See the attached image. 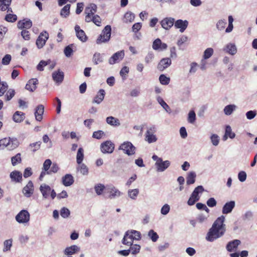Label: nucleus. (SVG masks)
<instances>
[{
    "label": "nucleus",
    "mask_w": 257,
    "mask_h": 257,
    "mask_svg": "<svg viewBox=\"0 0 257 257\" xmlns=\"http://www.w3.org/2000/svg\"><path fill=\"white\" fill-rule=\"evenodd\" d=\"M225 217L221 215L214 222L211 228L208 232L206 239L209 241H213L222 236L226 230Z\"/></svg>",
    "instance_id": "f257e3e1"
},
{
    "label": "nucleus",
    "mask_w": 257,
    "mask_h": 257,
    "mask_svg": "<svg viewBox=\"0 0 257 257\" xmlns=\"http://www.w3.org/2000/svg\"><path fill=\"white\" fill-rule=\"evenodd\" d=\"M141 238V233L137 230H130L125 232L122 240V243L130 246L132 245L134 240H139Z\"/></svg>",
    "instance_id": "f03ea898"
},
{
    "label": "nucleus",
    "mask_w": 257,
    "mask_h": 257,
    "mask_svg": "<svg viewBox=\"0 0 257 257\" xmlns=\"http://www.w3.org/2000/svg\"><path fill=\"white\" fill-rule=\"evenodd\" d=\"M19 142L16 139L5 138L0 140V150L7 148L8 150H12L17 148Z\"/></svg>",
    "instance_id": "7ed1b4c3"
},
{
    "label": "nucleus",
    "mask_w": 257,
    "mask_h": 257,
    "mask_svg": "<svg viewBox=\"0 0 257 257\" xmlns=\"http://www.w3.org/2000/svg\"><path fill=\"white\" fill-rule=\"evenodd\" d=\"M152 158L154 161H156L155 166L157 172H164L170 165L171 163L169 161L166 160L164 161L161 158L159 157L156 155H154Z\"/></svg>",
    "instance_id": "20e7f679"
},
{
    "label": "nucleus",
    "mask_w": 257,
    "mask_h": 257,
    "mask_svg": "<svg viewBox=\"0 0 257 257\" xmlns=\"http://www.w3.org/2000/svg\"><path fill=\"white\" fill-rule=\"evenodd\" d=\"M157 132V128L155 125H151L147 128V131L145 134V140L149 144L155 143L158 139L155 134Z\"/></svg>",
    "instance_id": "39448f33"
},
{
    "label": "nucleus",
    "mask_w": 257,
    "mask_h": 257,
    "mask_svg": "<svg viewBox=\"0 0 257 257\" xmlns=\"http://www.w3.org/2000/svg\"><path fill=\"white\" fill-rule=\"evenodd\" d=\"M111 28L110 26L107 25L102 30L101 34L96 40L97 44H101L108 42L110 38Z\"/></svg>",
    "instance_id": "423d86ee"
},
{
    "label": "nucleus",
    "mask_w": 257,
    "mask_h": 257,
    "mask_svg": "<svg viewBox=\"0 0 257 257\" xmlns=\"http://www.w3.org/2000/svg\"><path fill=\"white\" fill-rule=\"evenodd\" d=\"M15 218L18 223L26 224L30 221V215L27 210H22L16 216Z\"/></svg>",
    "instance_id": "0eeeda50"
},
{
    "label": "nucleus",
    "mask_w": 257,
    "mask_h": 257,
    "mask_svg": "<svg viewBox=\"0 0 257 257\" xmlns=\"http://www.w3.org/2000/svg\"><path fill=\"white\" fill-rule=\"evenodd\" d=\"M97 6L94 4H90L85 9V14H86L85 21L89 23L91 22V18L94 16V14L97 11Z\"/></svg>",
    "instance_id": "6e6552de"
},
{
    "label": "nucleus",
    "mask_w": 257,
    "mask_h": 257,
    "mask_svg": "<svg viewBox=\"0 0 257 257\" xmlns=\"http://www.w3.org/2000/svg\"><path fill=\"white\" fill-rule=\"evenodd\" d=\"M119 149L122 150L124 153L131 156L135 154L136 148L131 142H125L120 146Z\"/></svg>",
    "instance_id": "1a4fd4ad"
},
{
    "label": "nucleus",
    "mask_w": 257,
    "mask_h": 257,
    "mask_svg": "<svg viewBox=\"0 0 257 257\" xmlns=\"http://www.w3.org/2000/svg\"><path fill=\"white\" fill-rule=\"evenodd\" d=\"M101 151L103 153H112L114 149V144L110 141H106L101 144Z\"/></svg>",
    "instance_id": "9d476101"
},
{
    "label": "nucleus",
    "mask_w": 257,
    "mask_h": 257,
    "mask_svg": "<svg viewBox=\"0 0 257 257\" xmlns=\"http://www.w3.org/2000/svg\"><path fill=\"white\" fill-rule=\"evenodd\" d=\"M48 38L49 34L46 31L41 33L36 41L37 47L39 49L42 48L45 45Z\"/></svg>",
    "instance_id": "9b49d317"
},
{
    "label": "nucleus",
    "mask_w": 257,
    "mask_h": 257,
    "mask_svg": "<svg viewBox=\"0 0 257 257\" xmlns=\"http://www.w3.org/2000/svg\"><path fill=\"white\" fill-rule=\"evenodd\" d=\"M174 18L172 17H166L160 22V24L163 29L166 30H169L174 25Z\"/></svg>",
    "instance_id": "f8f14e48"
},
{
    "label": "nucleus",
    "mask_w": 257,
    "mask_h": 257,
    "mask_svg": "<svg viewBox=\"0 0 257 257\" xmlns=\"http://www.w3.org/2000/svg\"><path fill=\"white\" fill-rule=\"evenodd\" d=\"M124 56V53L123 50L118 51L114 53L108 60V63L110 65H113L119 61L121 60Z\"/></svg>",
    "instance_id": "ddd939ff"
},
{
    "label": "nucleus",
    "mask_w": 257,
    "mask_h": 257,
    "mask_svg": "<svg viewBox=\"0 0 257 257\" xmlns=\"http://www.w3.org/2000/svg\"><path fill=\"white\" fill-rule=\"evenodd\" d=\"M34 188L32 181H29L23 189V193L27 197H31L34 193Z\"/></svg>",
    "instance_id": "4468645a"
},
{
    "label": "nucleus",
    "mask_w": 257,
    "mask_h": 257,
    "mask_svg": "<svg viewBox=\"0 0 257 257\" xmlns=\"http://www.w3.org/2000/svg\"><path fill=\"white\" fill-rule=\"evenodd\" d=\"M10 177L11 181L15 183H21L23 180L22 174L18 171H12L10 174Z\"/></svg>",
    "instance_id": "2eb2a0df"
},
{
    "label": "nucleus",
    "mask_w": 257,
    "mask_h": 257,
    "mask_svg": "<svg viewBox=\"0 0 257 257\" xmlns=\"http://www.w3.org/2000/svg\"><path fill=\"white\" fill-rule=\"evenodd\" d=\"M152 47L155 50L163 51L167 48V45L162 43L161 40L158 38L153 42Z\"/></svg>",
    "instance_id": "dca6fc26"
},
{
    "label": "nucleus",
    "mask_w": 257,
    "mask_h": 257,
    "mask_svg": "<svg viewBox=\"0 0 257 257\" xmlns=\"http://www.w3.org/2000/svg\"><path fill=\"white\" fill-rule=\"evenodd\" d=\"M188 22L187 20H178L174 22L176 29H179L180 32L183 33L187 28Z\"/></svg>",
    "instance_id": "f3484780"
},
{
    "label": "nucleus",
    "mask_w": 257,
    "mask_h": 257,
    "mask_svg": "<svg viewBox=\"0 0 257 257\" xmlns=\"http://www.w3.org/2000/svg\"><path fill=\"white\" fill-rule=\"evenodd\" d=\"M235 205V201H230L226 202L222 207V213L223 214H227L232 212Z\"/></svg>",
    "instance_id": "a211bd4d"
},
{
    "label": "nucleus",
    "mask_w": 257,
    "mask_h": 257,
    "mask_svg": "<svg viewBox=\"0 0 257 257\" xmlns=\"http://www.w3.org/2000/svg\"><path fill=\"white\" fill-rule=\"evenodd\" d=\"M76 35L78 39L82 42H85L87 40V37L85 35L84 31L81 30L78 25L75 27Z\"/></svg>",
    "instance_id": "6ab92c4d"
},
{
    "label": "nucleus",
    "mask_w": 257,
    "mask_h": 257,
    "mask_svg": "<svg viewBox=\"0 0 257 257\" xmlns=\"http://www.w3.org/2000/svg\"><path fill=\"white\" fill-rule=\"evenodd\" d=\"M38 84V80L36 78H32L30 79L26 85L25 88L31 91H34L36 88L37 85Z\"/></svg>",
    "instance_id": "aec40b11"
},
{
    "label": "nucleus",
    "mask_w": 257,
    "mask_h": 257,
    "mask_svg": "<svg viewBox=\"0 0 257 257\" xmlns=\"http://www.w3.org/2000/svg\"><path fill=\"white\" fill-rule=\"evenodd\" d=\"M171 60L169 58L162 59L158 65V69L160 71H163L171 64Z\"/></svg>",
    "instance_id": "412c9836"
},
{
    "label": "nucleus",
    "mask_w": 257,
    "mask_h": 257,
    "mask_svg": "<svg viewBox=\"0 0 257 257\" xmlns=\"http://www.w3.org/2000/svg\"><path fill=\"white\" fill-rule=\"evenodd\" d=\"M240 243L241 241L238 239H234L229 241L226 245V249L229 252L235 251Z\"/></svg>",
    "instance_id": "4be33fe9"
},
{
    "label": "nucleus",
    "mask_w": 257,
    "mask_h": 257,
    "mask_svg": "<svg viewBox=\"0 0 257 257\" xmlns=\"http://www.w3.org/2000/svg\"><path fill=\"white\" fill-rule=\"evenodd\" d=\"M74 182V178L71 174H66L62 178V183L66 187L71 186Z\"/></svg>",
    "instance_id": "5701e85b"
},
{
    "label": "nucleus",
    "mask_w": 257,
    "mask_h": 257,
    "mask_svg": "<svg viewBox=\"0 0 257 257\" xmlns=\"http://www.w3.org/2000/svg\"><path fill=\"white\" fill-rule=\"evenodd\" d=\"M64 77V73L60 70L57 71H54L52 73V78L53 80L58 83H61L63 81Z\"/></svg>",
    "instance_id": "b1692460"
},
{
    "label": "nucleus",
    "mask_w": 257,
    "mask_h": 257,
    "mask_svg": "<svg viewBox=\"0 0 257 257\" xmlns=\"http://www.w3.org/2000/svg\"><path fill=\"white\" fill-rule=\"evenodd\" d=\"M80 248L76 245H73L66 247L64 250V253L66 255H71L79 251Z\"/></svg>",
    "instance_id": "393cba45"
},
{
    "label": "nucleus",
    "mask_w": 257,
    "mask_h": 257,
    "mask_svg": "<svg viewBox=\"0 0 257 257\" xmlns=\"http://www.w3.org/2000/svg\"><path fill=\"white\" fill-rule=\"evenodd\" d=\"M40 190L43 198L47 199L51 191V188L49 185L46 184H43L40 187Z\"/></svg>",
    "instance_id": "a878e982"
},
{
    "label": "nucleus",
    "mask_w": 257,
    "mask_h": 257,
    "mask_svg": "<svg viewBox=\"0 0 257 257\" xmlns=\"http://www.w3.org/2000/svg\"><path fill=\"white\" fill-rule=\"evenodd\" d=\"M44 112V107L43 105H39L36 108L35 115L37 121H41L43 118V114Z\"/></svg>",
    "instance_id": "bb28decb"
},
{
    "label": "nucleus",
    "mask_w": 257,
    "mask_h": 257,
    "mask_svg": "<svg viewBox=\"0 0 257 257\" xmlns=\"http://www.w3.org/2000/svg\"><path fill=\"white\" fill-rule=\"evenodd\" d=\"M105 91L103 89H100L98 92L97 95L94 98L92 102L97 104H100L104 99L105 96Z\"/></svg>",
    "instance_id": "cd10ccee"
},
{
    "label": "nucleus",
    "mask_w": 257,
    "mask_h": 257,
    "mask_svg": "<svg viewBox=\"0 0 257 257\" xmlns=\"http://www.w3.org/2000/svg\"><path fill=\"white\" fill-rule=\"evenodd\" d=\"M108 190V192L109 193V195L108 198L110 199L114 198L116 197H118L121 195L120 192L114 187L113 186H111L107 188Z\"/></svg>",
    "instance_id": "c85d7f7f"
},
{
    "label": "nucleus",
    "mask_w": 257,
    "mask_h": 257,
    "mask_svg": "<svg viewBox=\"0 0 257 257\" xmlns=\"http://www.w3.org/2000/svg\"><path fill=\"white\" fill-rule=\"evenodd\" d=\"M204 190V188L202 186H198L195 188L192 193L191 196H192V198H194L198 201L200 199L199 194L202 193Z\"/></svg>",
    "instance_id": "c756f323"
},
{
    "label": "nucleus",
    "mask_w": 257,
    "mask_h": 257,
    "mask_svg": "<svg viewBox=\"0 0 257 257\" xmlns=\"http://www.w3.org/2000/svg\"><path fill=\"white\" fill-rule=\"evenodd\" d=\"M17 25L18 28L20 29H22L24 28L29 29L32 26V22L30 20H24L23 21H19Z\"/></svg>",
    "instance_id": "7c9ffc66"
},
{
    "label": "nucleus",
    "mask_w": 257,
    "mask_h": 257,
    "mask_svg": "<svg viewBox=\"0 0 257 257\" xmlns=\"http://www.w3.org/2000/svg\"><path fill=\"white\" fill-rule=\"evenodd\" d=\"M106 121L107 123L113 126H118L120 124L118 118L111 116L107 117Z\"/></svg>",
    "instance_id": "2f4dec72"
},
{
    "label": "nucleus",
    "mask_w": 257,
    "mask_h": 257,
    "mask_svg": "<svg viewBox=\"0 0 257 257\" xmlns=\"http://www.w3.org/2000/svg\"><path fill=\"white\" fill-rule=\"evenodd\" d=\"M224 51L230 55H234L237 52V49L234 44L229 43L226 46Z\"/></svg>",
    "instance_id": "473e14b6"
},
{
    "label": "nucleus",
    "mask_w": 257,
    "mask_h": 257,
    "mask_svg": "<svg viewBox=\"0 0 257 257\" xmlns=\"http://www.w3.org/2000/svg\"><path fill=\"white\" fill-rule=\"evenodd\" d=\"M25 113L23 112L17 111L13 115V120L16 122H21L25 119Z\"/></svg>",
    "instance_id": "72a5a7b5"
},
{
    "label": "nucleus",
    "mask_w": 257,
    "mask_h": 257,
    "mask_svg": "<svg viewBox=\"0 0 257 257\" xmlns=\"http://www.w3.org/2000/svg\"><path fill=\"white\" fill-rule=\"evenodd\" d=\"M103 61V54L96 52L94 54L92 57V62L95 65L102 63Z\"/></svg>",
    "instance_id": "f704fd0d"
},
{
    "label": "nucleus",
    "mask_w": 257,
    "mask_h": 257,
    "mask_svg": "<svg viewBox=\"0 0 257 257\" xmlns=\"http://www.w3.org/2000/svg\"><path fill=\"white\" fill-rule=\"evenodd\" d=\"M196 174L195 172L192 171L188 173L186 178V183L187 185L193 184L195 182Z\"/></svg>",
    "instance_id": "c9c22d12"
},
{
    "label": "nucleus",
    "mask_w": 257,
    "mask_h": 257,
    "mask_svg": "<svg viewBox=\"0 0 257 257\" xmlns=\"http://www.w3.org/2000/svg\"><path fill=\"white\" fill-rule=\"evenodd\" d=\"M237 106L235 104H229L225 106L223 109L224 113L230 115L236 109Z\"/></svg>",
    "instance_id": "e433bc0d"
},
{
    "label": "nucleus",
    "mask_w": 257,
    "mask_h": 257,
    "mask_svg": "<svg viewBox=\"0 0 257 257\" xmlns=\"http://www.w3.org/2000/svg\"><path fill=\"white\" fill-rule=\"evenodd\" d=\"M11 2L12 0H0V10L2 11L9 10Z\"/></svg>",
    "instance_id": "4c0bfd02"
},
{
    "label": "nucleus",
    "mask_w": 257,
    "mask_h": 257,
    "mask_svg": "<svg viewBox=\"0 0 257 257\" xmlns=\"http://www.w3.org/2000/svg\"><path fill=\"white\" fill-rule=\"evenodd\" d=\"M157 100L158 103L167 112H171V109L169 106L164 101L163 99L161 97L158 96L157 97Z\"/></svg>",
    "instance_id": "58836bf2"
},
{
    "label": "nucleus",
    "mask_w": 257,
    "mask_h": 257,
    "mask_svg": "<svg viewBox=\"0 0 257 257\" xmlns=\"http://www.w3.org/2000/svg\"><path fill=\"white\" fill-rule=\"evenodd\" d=\"M84 158V150L82 148L78 149L77 156H76V162L77 164H81Z\"/></svg>",
    "instance_id": "ea45409f"
},
{
    "label": "nucleus",
    "mask_w": 257,
    "mask_h": 257,
    "mask_svg": "<svg viewBox=\"0 0 257 257\" xmlns=\"http://www.w3.org/2000/svg\"><path fill=\"white\" fill-rule=\"evenodd\" d=\"M70 5H66L61 10L60 12V15L64 18H66L67 17H68L70 14Z\"/></svg>",
    "instance_id": "a19ab883"
},
{
    "label": "nucleus",
    "mask_w": 257,
    "mask_h": 257,
    "mask_svg": "<svg viewBox=\"0 0 257 257\" xmlns=\"http://www.w3.org/2000/svg\"><path fill=\"white\" fill-rule=\"evenodd\" d=\"M139 193V190L138 189H130L127 191L128 196L133 200L136 199Z\"/></svg>",
    "instance_id": "79ce46f5"
},
{
    "label": "nucleus",
    "mask_w": 257,
    "mask_h": 257,
    "mask_svg": "<svg viewBox=\"0 0 257 257\" xmlns=\"http://www.w3.org/2000/svg\"><path fill=\"white\" fill-rule=\"evenodd\" d=\"M105 188V186L100 183L96 184L94 187V190L97 195H101Z\"/></svg>",
    "instance_id": "37998d69"
},
{
    "label": "nucleus",
    "mask_w": 257,
    "mask_h": 257,
    "mask_svg": "<svg viewBox=\"0 0 257 257\" xmlns=\"http://www.w3.org/2000/svg\"><path fill=\"white\" fill-rule=\"evenodd\" d=\"M51 62L50 60L47 61L41 60L37 66L38 71H42L44 70V67Z\"/></svg>",
    "instance_id": "c03bdc74"
},
{
    "label": "nucleus",
    "mask_w": 257,
    "mask_h": 257,
    "mask_svg": "<svg viewBox=\"0 0 257 257\" xmlns=\"http://www.w3.org/2000/svg\"><path fill=\"white\" fill-rule=\"evenodd\" d=\"M80 165L77 167V170L83 175H86L88 173V169L84 164H79Z\"/></svg>",
    "instance_id": "a18cd8bd"
},
{
    "label": "nucleus",
    "mask_w": 257,
    "mask_h": 257,
    "mask_svg": "<svg viewBox=\"0 0 257 257\" xmlns=\"http://www.w3.org/2000/svg\"><path fill=\"white\" fill-rule=\"evenodd\" d=\"M214 50L212 48H207L204 52L203 58L204 59H208L210 58L213 55Z\"/></svg>",
    "instance_id": "49530a36"
},
{
    "label": "nucleus",
    "mask_w": 257,
    "mask_h": 257,
    "mask_svg": "<svg viewBox=\"0 0 257 257\" xmlns=\"http://www.w3.org/2000/svg\"><path fill=\"white\" fill-rule=\"evenodd\" d=\"M129 72V68L127 66L123 67L119 72V74L123 80L126 79L127 74Z\"/></svg>",
    "instance_id": "de8ad7c7"
},
{
    "label": "nucleus",
    "mask_w": 257,
    "mask_h": 257,
    "mask_svg": "<svg viewBox=\"0 0 257 257\" xmlns=\"http://www.w3.org/2000/svg\"><path fill=\"white\" fill-rule=\"evenodd\" d=\"M234 20L232 16H228V26L225 30L226 33L231 32L233 28V22Z\"/></svg>",
    "instance_id": "09e8293b"
},
{
    "label": "nucleus",
    "mask_w": 257,
    "mask_h": 257,
    "mask_svg": "<svg viewBox=\"0 0 257 257\" xmlns=\"http://www.w3.org/2000/svg\"><path fill=\"white\" fill-rule=\"evenodd\" d=\"M188 121L190 123H194L196 120V114L193 110H191L188 113Z\"/></svg>",
    "instance_id": "8fccbe9b"
},
{
    "label": "nucleus",
    "mask_w": 257,
    "mask_h": 257,
    "mask_svg": "<svg viewBox=\"0 0 257 257\" xmlns=\"http://www.w3.org/2000/svg\"><path fill=\"white\" fill-rule=\"evenodd\" d=\"M131 247L129 249H130V252L131 251L132 253L133 254H136L140 252L141 249V246L140 245L135 244L132 245H130Z\"/></svg>",
    "instance_id": "3c124183"
},
{
    "label": "nucleus",
    "mask_w": 257,
    "mask_h": 257,
    "mask_svg": "<svg viewBox=\"0 0 257 257\" xmlns=\"http://www.w3.org/2000/svg\"><path fill=\"white\" fill-rule=\"evenodd\" d=\"M226 25L225 20H220L216 23V28L219 30H223Z\"/></svg>",
    "instance_id": "603ef678"
},
{
    "label": "nucleus",
    "mask_w": 257,
    "mask_h": 257,
    "mask_svg": "<svg viewBox=\"0 0 257 257\" xmlns=\"http://www.w3.org/2000/svg\"><path fill=\"white\" fill-rule=\"evenodd\" d=\"M11 161H12V164L13 166H15L18 163H21V154L20 153H18L16 156L12 157Z\"/></svg>",
    "instance_id": "864d4df0"
},
{
    "label": "nucleus",
    "mask_w": 257,
    "mask_h": 257,
    "mask_svg": "<svg viewBox=\"0 0 257 257\" xmlns=\"http://www.w3.org/2000/svg\"><path fill=\"white\" fill-rule=\"evenodd\" d=\"M159 81L163 85H167L169 83L170 79L169 77L166 76L164 74H161L159 76Z\"/></svg>",
    "instance_id": "5fc2aeb1"
},
{
    "label": "nucleus",
    "mask_w": 257,
    "mask_h": 257,
    "mask_svg": "<svg viewBox=\"0 0 257 257\" xmlns=\"http://www.w3.org/2000/svg\"><path fill=\"white\" fill-rule=\"evenodd\" d=\"M15 91L14 89H10L5 95V99L7 101L10 100L15 95Z\"/></svg>",
    "instance_id": "6e6d98bb"
},
{
    "label": "nucleus",
    "mask_w": 257,
    "mask_h": 257,
    "mask_svg": "<svg viewBox=\"0 0 257 257\" xmlns=\"http://www.w3.org/2000/svg\"><path fill=\"white\" fill-rule=\"evenodd\" d=\"M148 236L151 238L153 242H156L159 238V236L157 233L152 229L149 231Z\"/></svg>",
    "instance_id": "4d7b16f0"
},
{
    "label": "nucleus",
    "mask_w": 257,
    "mask_h": 257,
    "mask_svg": "<svg viewBox=\"0 0 257 257\" xmlns=\"http://www.w3.org/2000/svg\"><path fill=\"white\" fill-rule=\"evenodd\" d=\"M12 245V240L8 239L4 242V247L3 251L4 252L10 250Z\"/></svg>",
    "instance_id": "13d9d810"
},
{
    "label": "nucleus",
    "mask_w": 257,
    "mask_h": 257,
    "mask_svg": "<svg viewBox=\"0 0 257 257\" xmlns=\"http://www.w3.org/2000/svg\"><path fill=\"white\" fill-rule=\"evenodd\" d=\"M70 214L69 210L66 207H63L60 210V215L64 218L68 217Z\"/></svg>",
    "instance_id": "bf43d9fd"
},
{
    "label": "nucleus",
    "mask_w": 257,
    "mask_h": 257,
    "mask_svg": "<svg viewBox=\"0 0 257 257\" xmlns=\"http://www.w3.org/2000/svg\"><path fill=\"white\" fill-rule=\"evenodd\" d=\"M208 216H206L203 214H200L198 215L196 218V221L200 223H203L207 222Z\"/></svg>",
    "instance_id": "052dcab7"
},
{
    "label": "nucleus",
    "mask_w": 257,
    "mask_h": 257,
    "mask_svg": "<svg viewBox=\"0 0 257 257\" xmlns=\"http://www.w3.org/2000/svg\"><path fill=\"white\" fill-rule=\"evenodd\" d=\"M170 210V206L168 204H164L161 209V213L163 215H167Z\"/></svg>",
    "instance_id": "680f3d73"
},
{
    "label": "nucleus",
    "mask_w": 257,
    "mask_h": 257,
    "mask_svg": "<svg viewBox=\"0 0 257 257\" xmlns=\"http://www.w3.org/2000/svg\"><path fill=\"white\" fill-rule=\"evenodd\" d=\"M210 140L213 145L217 146L219 142V138L218 135L213 134L210 137Z\"/></svg>",
    "instance_id": "e2e57ef3"
},
{
    "label": "nucleus",
    "mask_w": 257,
    "mask_h": 257,
    "mask_svg": "<svg viewBox=\"0 0 257 257\" xmlns=\"http://www.w3.org/2000/svg\"><path fill=\"white\" fill-rule=\"evenodd\" d=\"M41 144V143L40 142H37L36 143L31 144L29 145V148L32 151L35 152L37 150L39 149V148L40 147Z\"/></svg>",
    "instance_id": "0e129e2a"
},
{
    "label": "nucleus",
    "mask_w": 257,
    "mask_h": 257,
    "mask_svg": "<svg viewBox=\"0 0 257 257\" xmlns=\"http://www.w3.org/2000/svg\"><path fill=\"white\" fill-rule=\"evenodd\" d=\"M91 22H93L97 26H100L101 23V19L100 17L95 15L91 18Z\"/></svg>",
    "instance_id": "69168bd1"
},
{
    "label": "nucleus",
    "mask_w": 257,
    "mask_h": 257,
    "mask_svg": "<svg viewBox=\"0 0 257 257\" xmlns=\"http://www.w3.org/2000/svg\"><path fill=\"white\" fill-rule=\"evenodd\" d=\"M226 136H228L230 139H233L235 134L232 132L231 128L229 125H227L225 129Z\"/></svg>",
    "instance_id": "338daca9"
},
{
    "label": "nucleus",
    "mask_w": 257,
    "mask_h": 257,
    "mask_svg": "<svg viewBox=\"0 0 257 257\" xmlns=\"http://www.w3.org/2000/svg\"><path fill=\"white\" fill-rule=\"evenodd\" d=\"M17 19V17L16 15L8 14L5 17V20L9 22H14Z\"/></svg>",
    "instance_id": "774afa93"
}]
</instances>
